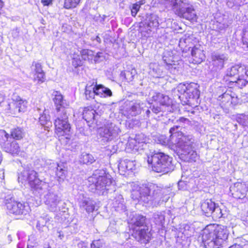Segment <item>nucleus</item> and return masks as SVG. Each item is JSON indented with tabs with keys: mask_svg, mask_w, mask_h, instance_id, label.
Masks as SVG:
<instances>
[{
	"mask_svg": "<svg viewBox=\"0 0 248 248\" xmlns=\"http://www.w3.org/2000/svg\"><path fill=\"white\" fill-rule=\"evenodd\" d=\"M180 126H174L170 130V136L169 139L161 136L159 141L163 140L162 144L175 146L180 158L186 162H195L198 158L196 152L194 150V140L191 135H186L178 131Z\"/></svg>",
	"mask_w": 248,
	"mask_h": 248,
	"instance_id": "1",
	"label": "nucleus"
},
{
	"mask_svg": "<svg viewBox=\"0 0 248 248\" xmlns=\"http://www.w3.org/2000/svg\"><path fill=\"white\" fill-rule=\"evenodd\" d=\"M132 186L131 198L148 206H156L160 202H167L169 199L168 196L169 189L161 188L155 184L139 186L134 184Z\"/></svg>",
	"mask_w": 248,
	"mask_h": 248,
	"instance_id": "2",
	"label": "nucleus"
},
{
	"mask_svg": "<svg viewBox=\"0 0 248 248\" xmlns=\"http://www.w3.org/2000/svg\"><path fill=\"white\" fill-rule=\"evenodd\" d=\"M87 181L89 190L98 195H105L110 191H115V181L105 170H96Z\"/></svg>",
	"mask_w": 248,
	"mask_h": 248,
	"instance_id": "3",
	"label": "nucleus"
},
{
	"mask_svg": "<svg viewBox=\"0 0 248 248\" xmlns=\"http://www.w3.org/2000/svg\"><path fill=\"white\" fill-rule=\"evenodd\" d=\"M228 236V232L226 227L210 224L202 231V242L205 248H220Z\"/></svg>",
	"mask_w": 248,
	"mask_h": 248,
	"instance_id": "4",
	"label": "nucleus"
},
{
	"mask_svg": "<svg viewBox=\"0 0 248 248\" xmlns=\"http://www.w3.org/2000/svg\"><path fill=\"white\" fill-rule=\"evenodd\" d=\"M198 86L195 83H180L172 91L174 97H177L183 105H194V101L200 95Z\"/></svg>",
	"mask_w": 248,
	"mask_h": 248,
	"instance_id": "5",
	"label": "nucleus"
},
{
	"mask_svg": "<svg viewBox=\"0 0 248 248\" xmlns=\"http://www.w3.org/2000/svg\"><path fill=\"white\" fill-rule=\"evenodd\" d=\"M148 102L150 104L155 103L150 108L155 114L161 112H171L177 108V105L168 95L155 92L150 93Z\"/></svg>",
	"mask_w": 248,
	"mask_h": 248,
	"instance_id": "6",
	"label": "nucleus"
},
{
	"mask_svg": "<svg viewBox=\"0 0 248 248\" xmlns=\"http://www.w3.org/2000/svg\"><path fill=\"white\" fill-rule=\"evenodd\" d=\"M145 220L144 216L135 214L129 219L128 223L133 231V237L141 243H147L150 239L151 234L148 229L144 226Z\"/></svg>",
	"mask_w": 248,
	"mask_h": 248,
	"instance_id": "7",
	"label": "nucleus"
},
{
	"mask_svg": "<svg viewBox=\"0 0 248 248\" xmlns=\"http://www.w3.org/2000/svg\"><path fill=\"white\" fill-rule=\"evenodd\" d=\"M166 2L179 17L191 21L196 20L195 10L188 0H167Z\"/></svg>",
	"mask_w": 248,
	"mask_h": 248,
	"instance_id": "8",
	"label": "nucleus"
},
{
	"mask_svg": "<svg viewBox=\"0 0 248 248\" xmlns=\"http://www.w3.org/2000/svg\"><path fill=\"white\" fill-rule=\"evenodd\" d=\"M19 182L23 184L28 182L34 190L42 194L49 187L47 183L40 180L37 177V173L34 170L24 169L18 173Z\"/></svg>",
	"mask_w": 248,
	"mask_h": 248,
	"instance_id": "9",
	"label": "nucleus"
},
{
	"mask_svg": "<svg viewBox=\"0 0 248 248\" xmlns=\"http://www.w3.org/2000/svg\"><path fill=\"white\" fill-rule=\"evenodd\" d=\"M172 158L162 152L155 153L148 156L147 162L151 164L153 171L166 173L172 170Z\"/></svg>",
	"mask_w": 248,
	"mask_h": 248,
	"instance_id": "10",
	"label": "nucleus"
},
{
	"mask_svg": "<svg viewBox=\"0 0 248 248\" xmlns=\"http://www.w3.org/2000/svg\"><path fill=\"white\" fill-rule=\"evenodd\" d=\"M98 132L103 138L102 140L107 142L113 141L112 145L108 146V149L112 154L116 153L119 149V145L122 144L120 142L117 144L115 140L121 132L120 127L113 123H110L104 127L100 128Z\"/></svg>",
	"mask_w": 248,
	"mask_h": 248,
	"instance_id": "11",
	"label": "nucleus"
},
{
	"mask_svg": "<svg viewBox=\"0 0 248 248\" xmlns=\"http://www.w3.org/2000/svg\"><path fill=\"white\" fill-rule=\"evenodd\" d=\"M54 125L55 133L58 136L59 140L66 144H68L70 139L71 127L64 108H62L61 114L58 115L55 121Z\"/></svg>",
	"mask_w": 248,
	"mask_h": 248,
	"instance_id": "12",
	"label": "nucleus"
},
{
	"mask_svg": "<svg viewBox=\"0 0 248 248\" xmlns=\"http://www.w3.org/2000/svg\"><path fill=\"white\" fill-rule=\"evenodd\" d=\"M226 77L230 78L228 79L231 82H235L242 87L248 82V71L244 66L239 64L235 65L227 69Z\"/></svg>",
	"mask_w": 248,
	"mask_h": 248,
	"instance_id": "13",
	"label": "nucleus"
},
{
	"mask_svg": "<svg viewBox=\"0 0 248 248\" xmlns=\"http://www.w3.org/2000/svg\"><path fill=\"white\" fill-rule=\"evenodd\" d=\"M6 206L9 213L15 215L25 216L28 214L30 211V206L27 203L11 199L7 201Z\"/></svg>",
	"mask_w": 248,
	"mask_h": 248,
	"instance_id": "14",
	"label": "nucleus"
},
{
	"mask_svg": "<svg viewBox=\"0 0 248 248\" xmlns=\"http://www.w3.org/2000/svg\"><path fill=\"white\" fill-rule=\"evenodd\" d=\"M46 192L47 193L44 195V202L48 209L52 212L60 211V205L62 203L60 198L51 188L48 189V188L43 194ZM39 194L40 196L41 195V194Z\"/></svg>",
	"mask_w": 248,
	"mask_h": 248,
	"instance_id": "15",
	"label": "nucleus"
},
{
	"mask_svg": "<svg viewBox=\"0 0 248 248\" xmlns=\"http://www.w3.org/2000/svg\"><path fill=\"white\" fill-rule=\"evenodd\" d=\"M248 190V183L237 182L230 187V191L234 198L244 200Z\"/></svg>",
	"mask_w": 248,
	"mask_h": 248,
	"instance_id": "16",
	"label": "nucleus"
},
{
	"mask_svg": "<svg viewBox=\"0 0 248 248\" xmlns=\"http://www.w3.org/2000/svg\"><path fill=\"white\" fill-rule=\"evenodd\" d=\"M82 59L92 63L99 62L105 59V54L102 52H95L90 49H83L80 51Z\"/></svg>",
	"mask_w": 248,
	"mask_h": 248,
	"instance_id": "17",
	"label": "nucleus"
},
{
	"mask_svg": "<svg viewBox=\"0 0 248 248\" xmlns=\"http://www.w3.org/2000/svg\"><path fill=\"white\" fill-rule=\"evenodd\" d=\"M217 100L220 102L221 107H230L238 103V98L235 93L228 91L218 97Z\"/></svg>",
	"mask_w": 248,
	"mask_h": 248,
	"instance_id": "18",
	"label": "nucleus"
},
{
	"mask_svg": "<svg viewBox=\"0 0 248 248\" xmlns=\"http://www.w3.org/2000/svg\"><path fill=\"white\" fill-rule=\"evenodd\" d=\"M31 69L34 74V80L37 81V83L39 84L43 83L46 80V77L41 64L38 62H33Z\"/></svg>",
	"mask_w": 248,
	"mask_h": 248,
	"instance_id": "19",
	"label": "nucleus"
},
{
	"mask_svg": "<svg viewBox=\"0 0 248 248\" xmlns=\"http://www.w3.org/2000/svg\"><path fill=\"white\" fill-rule=\"evenodd\" d=\"M135 161L125 159L120 160L118 165V170L121 175H124L127 171H133L136 169Z\"/></svg>",
	"mask_w": 248,
	"mask_h": 248,
	"instance_id": "20",
	"label": "nucleus"
},
{
	"mask_svg": "<svg viewBox=\"0 0 248 248\" xmlns=\"http://www.w3.org/2000/svg\"><path fill=\"white\" fill-rule=\"evenodd\" d=\"M83 118L88 124L89 126L93 123H96V119H98L99 115L92 107H88L85 108L83 111Z\"/></svg>",
	"mask_w": 248,
	"mask_h": 248,
	"instance_id": "21",
	"label": "nucleus"
},
{
	"mask_svg": "<svg viewBox=\"0 0 248 248\" xmlns=\"http://www.w3.org/2000/svg\"><path fill=\"white\" fill-rule=\"evenodd\" d=\"M144 106L145 105L140 100H137L130 105V108H127L124 114L129 118L130 116H136L141 112V109L143 108Z\"/></svg>",
	"mask_w": 248,
	"mask_h": 248,
	"instance_id": "22",
	"label": "nucleus"
},
{
	"mask_svg": "<svg viewBox=\"0 0 248 248\" xmlns=\"http://www.w3.org/2000/svg\"><path fill=\"white\" fill-rule=\"evenodd\" d=\"M10 108L12 107L14 108L13 113L16 114L17 113L24 112L26 111L27 107V102L25 100L22 99L20 97H18L16 100H13L12 105H9Z\"/></svg>",
	"mask_w": 248,
	"mask_h": 248,
	"instance_id": "23",
	"label": "nucleus"
},
{
	"mask_svg": "<svg viewBox=\"0 0 248 248\" xmlns=\"http://www.w3.org/2000/svg\"><path fill=\"white\" fill-rule=\"evenodd\" d=\"M52 94L54 96L53 100L57 112H62L61 107L66 108L69 106V103L63 99V96L60 92L54 91Z\"/></svg>",
	"mask_w": 248,
	"mask_h": 248,
	"instance_id": "24",
	"label": "nucleus"
},
{
	"mask_svg": "<svg viewBox=\"0 0 248 248\" xmlns=\"http://www.w3.org/2000/svg\"><path fill=\"white\" fill-rule=\"evenodd\" d=\"M194 37L189 34H185L179 40V46L183 52H187L192 47Z\"/></svg>",
	"mask_w": 248,
	"mask_h": 248,
	"instance_id": "25",
	"label": "nucleus"
},
{
	"mask_svg": "<svg viewBox=\"0 0 248 248\" xmlns=\"http://www.w3.org/2000/svg\"><path fill=\"white\" fill-rule=\"evenodd\" d=\"M211 58L214 66L218 69L223 68L225 62L228 59L227 55L217 53L212 54Z\"/></svg>",
	"mask_w": 248,
	"mask_h": 248,
	"instance_id": "26",
	"label": "nucleus"
},
{
	"mask_svg": "<svg viewBox=\"0 0 248 248\" xmlns=\"http://www.w3.org/2000/svg\"><path fill=\"white\" fill-rule=\"evenodd\" d=\"M191 56L195 63H201L205 59L203 50L201 46H195L191 52Z\"/></svg>",
	"mask_w": 248,
	"mask_h": 248,
	"instance_id": "27",
	"label": "nucleus"
},
{
	"mask_svg": "<svg viewBox=\"0 0 248 248\" xmlns=\"http://www.w3.org/2000/svg\"><path fill=\"white\" fill-rule=\"evenodd\" d=\"M95 202L89 198H83L79 202V205L81 209H83L88 213L93 212L94 210Z\"/></svg>",
	"mask_w": 248,
	"mask_h": 248,
	"instance_id": "28",
	"label": "nucleus"
},
{
	"mask_svg": "<svg viewBox=\"0 0 248 248\" xmlns=\"http://www.w3.org/2000/svg\"><path fill=\"white\" fill-rule=\"evenodd\" d=\"M216 204L211 200H206L201 204V209L206 216L209 217L213 213Z\"/></svg>",
	"mask_w": 248,
	"mask_h": 248,
	"instance_id": "29",
	"label": "nucleus"
},
{
	"mask_svg": "<svg viewBox=\"0 0 248 248\" xmlns=\"http://www.w3.org/2000/svg\"><path fill=\"white\" fill-rule=\"evenodd\" d=\"M140 137L143 138L144 134H140L136 135L134 139H130L128 140L127 143V148L131 149L133 152L137 151L139 148L138 144L140 143H142L143 141V140H140Z\"/></svg>",
	"mask_w": 248,
	"mask_h": 248,
	"instance_id": "30",
	"label": "nucleus"
},
{
	"mask_svg": "<svg viewBox=\"0 0 248 248\" xmlns=\"http://www.w3.org/2000/svg\"><path fill=\"white\" fill-rule=\"evenodd\" d=\"M217 27L220 31H222L228 28L232 23V20L229 18L228 15H223L217 18Z\"/></svg>",
	"mask_w": 248,
	"mask_h": 248,
	"instance_id": "31",
	"label": "nucleus"
},
{
	"mask_svg": "<svg viewBox=\"0 0 248 248\" xmlns=\"http://www.w3.org/2000/svg\"><path fill=\"white\" fill-rule=\"evenodd\" d=\"M10 141L6 144L4 146L3 150L13 155H18L20 153V147L17 143L15 141H13L10 143Z\"/></svg>",
	"mask_w": 248,
	"mask_h": 248,
	"instance_id": "32",
	"label": "nucleus"
},
{
	"mask_svg": "<svg viewBox=\"0 0 248 248\" xmlns=\"http://www.w3.org/2000/svg\"><path fill=\"white\" fill-rule=\"evenodd\" d=\"M95 84L96 88V95L103 98L112 96V92L109 89L101 84L97 85L96 82Z\"/></svg>",
	"mask_w": 248,
	"mask_h": 248,
	"instance_id": "33",
	"label": "nucleus"
},
{
	"mask_svg": "<svg viewBox=\"0 0 248 248\" xmlns=\"http://www.w3.org/2000/svg\"><path fill=\"white\" fill-rule=\"evenodd\" d=\"M112 207L118 212L125 211L126 207L124 204V200L121 195H117L112 202Z\"/></svg>",
	"mask_w": 248,
	"mask_h": 248,
	"instance_id": "34",
	"label": "nucleus"
},
{
	"mask_svg": "<svg viewBox=\"0 0 248 248\" xmlns=\"http://www.w3.org/2000/svg\"><path fill=\"white\" fill-rule=\"evenodd\" d=\"M95 84L93 82L92 84H87L85 88V95L87 99L93 98L96 95Z\"/></svg>",
	"mask_w": 248,
	"mask_h": 248,
	"instance_id": "35",
	"label": "nucleus"
},
{
	"mask_svg": "<svg viewBox=\"0 0 248 248\" xmlns=\"http://www.w3.org/2000/svg\"><path fill=\"white\" fill-rule=\"evenodd\" d=\"M39 122L45 130L49 131V128L52 126V123L50 121L49 115L44 113L39 118Z\"/></svg>",
	"mask_w": 248,
	"mask_h": 248,
	"instance_id": "36",
	"label": "nucleus"
},
{
	"mask_svg": "<svg viewBox=\"0 0 248 248\" xmlns=\"http://www.w3.org/2000/svg\"><path fill=\"white\" fill-rule=\"evenodd\" d=\"M53 164L54 166L57 167L56 174L59 178V181L60 182L63 181L66 174V170L64 169V167L62 165L56 164L54 163H53Z\"/></svg>",
	"mask_w": 248,
	"mask_h": 248,
	"instance_id": "37",
	"label": "nucleus"
},
{
	"mask_svg": "<svg viewBox=\"0 0 248 248\" xmlns=\"http://www.w3.org/2000/svg\"><path fill=\"white\" fill-rule=\"evenodd\" d=\"M79 161L83 164H91L95 161V159L92 155L83 153L80 156Z\"/></svg>",
	"mask_w": 248,
	"mask_h": 248,
	"instance_id": "38",
	"label": "nucleus"
},
{
	"mask_svg": "<svg viewBox=\"0 0 248 248\" xmlns=\"http://www.w3.org/2000/svg\"><path fill=\"white\" fill-rule=\"evenodd\" d=\"M153 219L155 224L163 226L165 221V216L163 212H156L154 214Z\"/></svg>",
	"mask_w": 248,
	"mask_h": 248,
	"instance_id": "39",
	"label": "nucleus"
},
{
	"mask_svg": "<svg viewBox=\"0 0 248 248\" xmlns=\"http://www.w3.org/2000/svg\"><path fill=\"white\" fill-rule=\"evenodd\" d=\"M148 26L150 28H156L159 25L158 16L155 14L151 15L148 17Z\"/></svg>",
	"mask_w": 248,
	"mask_h": 248,
	"instance_id": "40",
	"label": "nucleus"
},
{
	"mask_svg": "<svg viewBox=\"0 0 248 248\" xmlns=\"http://www.w3.org/2000/svg\"><path fill=\"white\" fill-rule=\"evenodd\" d=\"M24 135V133L20 128H16L13 129L11 132V136L13 139L16 140H20L22 139Z\"/></svg>",
	"mask_w": 248,
	"mask_h": 248,
	"instance_id": "41",
	"label": "nucleus"
},
{
	"mask_svg": "<svg viewBox=\"0 0 248 248\" xmlns=\"http://www.w3.org/2000/svg\"><path fill=\"white\" fill-rule=\"evenodd\" d=\"M81 0H64L63 7L66 9L76 8Z\"/></svg>",
	"mask_w": 248,
	"mask_h": 248,
	"instance_id": "42",
	"label": "nucleus"
},
{
	"mask_svg": "<svg viewBox=\"0 0 248 248\" xmlns=\"http://www.w3.org/2000/svg\"><path fill=\"white\" fill-rule=\"evenodd\" d=\"M9 135L3 130L0 129V144L2 148L9 141Z\"/></svg>",
	"mask_w": 248,
	"mask_h": 248,
	"instance_id": "43",
	"label": "nucleus"
},
{
	"mask_svg": "<svg viewBox=\"0 0 248 248\" xmlns=\"http://www.w3.org/2000/svg\"><path fill=\"white\" fill-rule=\"evenodd\" d=\"M236 120L238 123L243 126H248V115L240 114L236 117Z\"/></svg>",
	"mask_w": 248,
	"mask_h": 248,
	"instance_id": "44",
	"label": "nucleus"
},
{
	"mask_svg": "<svg viewBox=\"0 0 248 248\" xmlns=\"http://www.w3.org/2000/svg\"><path fill=\"white\" fill-rule=\"evenodd\" d=\"M223 214L222 213L221 208L218 205L216 204L215 207V209H213V213L211 214V216L215 219H217L223 217Z\"/></svg>",
	"mask_w": 248,
	"mask_h": 248,
	"instance_id": "45",
	"label": "nucleus"
},
{
	"mask_svg": "<svg viewBox=\"0 0 248 248\" xmlns=\"http://www.w3.org/2000/svg\"><path fill=\"white\" fill-rule=\"evenodd\" d=\"M135 75V70L126 71L121 73V76L124 77L128 82L132 81Z\"/></svg>",
	"mask_w": 248,
	"mask_h": 248,
	"instance_id": "46",
	"label": "nucleus"
},
{
	"mask_svg": "<svg viewBox=\"0 0 248 248\" xmlns=\"http://www.w3.org/2000/svg\"><path fill=\"white\" fill-rule=\"evenodd\" d=\"M244 2V0H227V5L229 7L232 8L235 6H240Z\"/></svg>",
	"mask_w": 248,
	"mask_h": 248,
	"instance_id": "47",
	"label": "nucleus"
},
{
	"mask_svg": "<svg viewBox=\"0 0 248 248\" xmlns=\"http://www.w3.org/2000/svg\"><path fill=\"white\" fill-rule=\"evenodd\" d=\"M72 62V65L75 68L80 66L82 64V62L80 59L79 56L75 54H73Z\"/></svg>",
	"mask_w": 248,
	"mask_h": 248,
	"instance_id": "48",
	"label": "nucleus"
},
{
	"mask_svg": "<svg viewBox=\"0 0 248 248\" xmlns=\"http://www.w3.org/2000/svg\"><path fill=\"white\" fill-rule=\"evenodd\" d=\"M140 7L139 6V4H138V3H135L133 4H132L131 8V15L133 17H135L138 13V12L139 11Z\"/></svg>",
	"mask_w": 248,
	"mask_h": 248,
	"instance_id": "49",
	"label": "nucleus"
},
{
	"mask_svg": "<svg viewBox=\"0 0 248 248\" xmlns=\"http://www.w3.org/2000/svg\"><path fill=\"white\" fill-rule=\"evenodd\" d=\"M47 220H48V218L47 217H46L45 218L40 217L39 219L37 221V223L36 224L37 227H41L42 226H44L46 225Z\"/></svg>",
	"mask_w": 248,
	"mask_h": 248,
	"instance_id": "50",
	"label": "nucleus"
},
{
	"mask_svg": "<svg viewBox=\"0 0 248 248\" xmlns=\"http://www.w3.org/2000/svg\"><path fill=\"white\" fill-rule=\"evenodd\" d=\"M101 241L99 240H94L93 241L91 245V248H100Z\"/></svg>",
	"mask_w": 248,
	"mask_h": 248,
	"instance_id": "51",
	"label": "nucleus"
},
{
	"mask_svg": "<svg viewBox=\"0 0 248 248\" xmlns=\"http://www.w3.org/2000/svg\"><path fill=\"white\" fill-rule=\"evenodd\" d=\"M179 122L182 123H185L186 124H189L190 121L186 118L184 117H181L179 119Z\"/></svg>",
	"mask_w": 248,
	"mask_h": 248,
	"instance_id": "52",
	"label": "nucleus"
},
{
	"mask_svg": "<svg viewBox=\"0 0 248 248\" xmlns=\"http://www.w3.org/2000/svg\"><path fill=\"white\" fill-rule=\"evenodd\" d=\"M53 0H42L41 2L45 6H48L52 3Z\"/></svg>",
	"mask_w": 248,
	"mask_h": 248,
	"instance_id": "53",
	"label": "nucleus"
},
{
	"mask_svg": "<svg viewBox=\"0 0 248 248\" xmlns=\"http://www.w3.org/2000/svg\"><path fill=\"white\" fill-rule=\"evenodd\" d=\"M185 184V182L184 181H180L178 183V186L179 187V189H186V187L185 188V187H183V185Z\"/></svg>",
	"mask_w": 248,
	"mask_h": 248,
	"instance_id": "54",
	"label": "nucleus"
},
{
	"mask_svg": "<svg viewBox=\"0 0 248 248\" xmlns=\"http://www.w3.org/2000/svg\"><path fill=\"white\" fill-rule=\"evenodd\" d=\"M25 243L24 242H19L17 245V248H24L25 247Z\"/></svg>",
	"mask_w": 248,
	"mask_h": 248,
	"instance_id": "55",
	"label": "nucleus"
},
{
	"mask_svg": "<svg viewBox=\"0 0 248 248\" xmlns=\"http://www.w3.org/2000/svg\"><path fill=\"white\" fill-rule=\"evenodd\" d=\"M229 248H243L239 245H233L231 246Z\"/></svg>",
	"mask_w": 248,
	"mask_h": 248,
	"instance_id": "56",
	"label": "nucleus"
},
{
	"mask_svg": "<svg viewBox=\"0 0 248 248\" xmlns=\"http://www.w3.org/2000/svg\"><path fill=\"white\" fill-rule=\"evenodd\" d=\"M138 4H139V6L140 7V6L143 5L145 3V0H140L137 2Z\"/></svg>",
	"mask_w": 248,
	"mask_h": 248,
	"instance_id": "57",
	"label": "nucleus"
},
{
	"mask_svg": "<svg viewBox=\"0 0 248 248\" xmlns=\"http://www.w3.org/2000/svg\"><path fill=\"white\" fill-rule=\"evenodd\" d=\"M94 40H96L99 43H100L101 42V39L98 36H96L95 37Z\"/></svg>",
	"mask_w": 248,
	"mask_h": 248,
	"instance_id": "58",
	"label": "nucleus"
},
{
	"mask_svg": "<svg viewBox=\"0 0 248 248\" xmlns=\"http://www.w3.org/2000/svg\"><path fill=\"white\" fill-rule=\"evenodd\" d=\"M27 248H35V246L32 244H31V243H29L27 245Z\"/></svg>",
	"mask_w": 248,
	"mask_h": 248,
	"instance_id": "59",
	"label": "nucleus"
},
{
	"mask_svg": "<svg viewBox=\"0 0 248 248\" xmlns=\"http://www.w3.org/2000/svg\"><path fill=\"white\" fill-rule=\"evenodd\" d=\"M169 69L171 70V72H172V68H173V66L171 64H168Z\"/></svg>",
	"mask_w": 248,
	"mask_h": 248,
	"instance_id": "60",
	"label": "nucleus"
},
{
	"mask_svg": "<svg viewBox=\"0 0 248 248\" xmlns=\"http://www.w3.org/2000/svg\"><path fill=\"white\" fill-rule=\"evenodd\" d=\"M140 140H143V142H142V143H144V142H145L146 141V139H145V136H144V137H143V138H142V137H140Z\"/></svg>",
	"mask_w": 248,
	"mask_h": 248,
	"instance_id": "61",
	"label": "nucleus"
},
{
	"mask_svg": "<svg viewBox=\"0 0 248 248\" xmlns=\"http://www.w3.org/2000/svg\"><path fill=\"white\" fill-rule=\"evenodd\" d=\"M151 113L150 112V110L149 109H147L146 111V115L148 117L149 116V114Z\"/></svg>",
	"mask_w": 248,
	"mask_h": 248,
	"instance_id": "62",
	"label": "nucleus"
},
{
	"mask_svg": "<svg viewBox=\"0 0 248 248\" xmlns=\"http://www.w3.org/2000/svg\"><path fill=\"white\" fill-rule=\"evenodd\" d=\"M245 225H248V217L246 218V220H245Z\"/></svg>",
	"mask_w": 248,
	"mask_h": 248,
	"instance_id": "63",
	"label": "nucleus"
},
{
	"mask_svg": "<svg viewBox=\"0 0 248 248\" xmlns=\"http://www.w3.org/2000/svg\"><path fill=\"white\" fill-rule=\"evenodd\" d=\"M44 248H51L50 246L49 245H45L44 246Z\"/></svg>",
	"mask_w": 248,
	"mask_h": 248,
	"instance_id": "64",
	"label": "nucleus"
}]
</instances>
